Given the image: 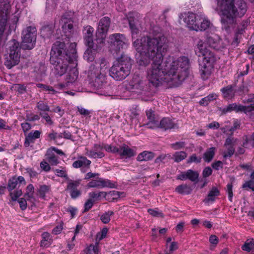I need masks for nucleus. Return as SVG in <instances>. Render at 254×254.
<instances>
[{"label": "nucleus", "instance_id": "nucleus-45", "mask_svg": "<svg viewBox=\"0 0 254 254\" xmlns=\"http://www.w3.org/2000/svg\"><path fill=\"white\" fill-rule=\"evenodd\" d=\"M242 249L243 251L250 252L254 249V239L248 240L242 246Z\"/></svg>", "mask_w": 254, "mask_h": 254}, {"label": "nucleus", "instance_id": "nucleus-1", "mask_svg": "<svg viewBox=\"0 0 254 254\" xmlns=\"http://www.w3.org/2000/svg\"><path fill=\"white\" fill-rule=\"evenodd\" d=\"M154 60L146 71L149 82L155 87L166 83L169 86H178L188 75L190 66L188 57L169 56L164 63Z\"/></svg>", "mask_w": 254, "mask_h": 254}, {"label": "nucleus", "instance_id": "nucleus-54", "mask_svg": "<svg viewBox=\"0 0 254 254\" xmlns=\"http://www.w3.org/2000/svg\"><path fill=\"white\" fill-rule=\"evenodd\" d=\"M237 139L233 137H228L226 139L224 143L225 147L234 146L237 144Z\"/></svg>", "mask_w": 254, "mask_h": 254}, {"label": "nucleus", "instance_id": "nucleus-34", "mask_svg": "<svg viewBox=\"0 0 254 254\" xmlns=\"http://www.w3.org/2000/svg\"><path fill=\"white\" fill-rule=\"evenodd\" d=\"M34 187L33 185L29 184L26 188V191L24 194L25 198L32 202H33L35 201V198L34 197Z\"/></svg>", "mask_w": 254, "mask_h": 254}, {"label": "nucleus", "instance_id": "nucleus-25", "mask_svg": "<svg viewBox=\"0 0 254 254\" xmlns=\"http://www.w3.org/2000/svg\"><path fill=\"white\" fill-rule=\"evenodd\" d=\"M91 161L88 160L86 157L83 156H79L77 160L72 163V167L74 168H89Z\"/></svg>", "mask_w": 254, "mask_h": 254}, {"label": "nucleus", "instance_id": "nucleus-10", "mask_svg": "<svg viewBox=\"0 0 254 254\" xmlns=\"http://www.w3.org/2000/svg\"><path fill=\"white\" fill-rule=\"evenodd\" d=\"M11 6V0H0V38L7 27L8 16Z\"/></svg>", "mask_w": 254, "mask_h": 254}, {"label": "nucleus", "instance_id": "nucleus-12", "mask_svg": "<svg viewBox=\"0 0 254 254\" xmlns=\"http://www.w3.org/2000/svg\"><path fill=\"white\" fill-rule=\"evenodd\" d=\"M244 103H249L250 106H243L241 105H237L235 103L229 105L226 108L223 109L225 113L230 112L232 111L236 112H244L246 114L254 111V95L249 96V98Z\"/></svg>", "mask_w": 254, "mask_h": 254}, {"label": "nucleus", "instance_id": "nucleus-58", "mask_svg": "<svg viewBox=\"0 0 254 254\" xmlns=\"http://www.w3.org/2000/svg\"><path fill=\"white\" fill-rule=\"evenodd\" d=\"M40 115L45 119L47 124L49 125H52L53 122L51 120L50 117L49 116L48 113L45 112H40Z\"/></svg>", "mask_w": 254, "mask_h": 254}, {"label": "nucleus", "instance_id": "nucleus-21", "mask_svg": "<svg viewBox=\"0 0 254 254\" xmlns=\"http://www.w3.org/2000/svg\"><path fill=\"white\" fill-rule=\"evenodd\" d=\"M93 28L89 25L85 26L83 31L85 44L89 48H93L94 46L93 38Z\"/></svg>", "mask_w": 254, "mask_h": 254}, {"label": "nucleus", "instance_id": "nucleus-51", "mask_svg": "<svg viewBox=\"0 0 254 254\" xmlns=\"http://www.w3.org/2000/svg\"><path fill=\"white\" fill-rule=\"evenodd\" d=\"M92 252L94 254H98L99 252V242H96L95 245H91L87 249V254H92Z\"/></svg>", "mask_w": 254, "mask_h": 254}, {"label": "nucleus", "instance_id": "nucleus-3", "mask_svg": "<svg viewBox=\"0 0 254 254\" xmlns=\"http://www.w3.org/2000/svg\"><path fill=\"white\" fill-rule=\"evenodd\" d=\"M215 9L220 17L222 28L227 32L235 29V42L239 43L238 37L245 32L250 22L248 20L237 22L236 18L243 17L248 9L247 3L243 0H216Z\"/></svg>", "mask_w": 254, "mask_h": 254}, {"label": "nucleus", "instance_id": "nucleus-13", "mask_svg": "<svg viewBox=\"0 0 254 254\" xmlns=\"http://www.w3.org/2000/svg\"><path fill=\"white\" fill-rule=\"evenodd\" d=\"M180 21L184 22L190 30H195L198 28V21L200 20L201 15H196L191 12L181 13L179 16Z\"/></svg>", "mask_w": 254, "mask_h": 254}, {"label": "nucleus", "instance_id": "nucleus-64", "mask_svg": "<svg viewBox=\"0 0 254 254\" xmlns=\"http://www.w3.org/2000/svg\"><path fill=\"white\" fill-rule=\"evenodd\" d=\"M94 201L92 199H88L84 204V211L90 210L93 205Z\"/></svg>", "mask_w": 254, "mask_h": 254}, {"label": "nucleus", "instance_id": "nucleus-32", "mask_svg": "<svg viewBox=\"0 0 254 254\" xmlns=\"http://www.w3.org/2000/svg\"><path fill=\"white\" fill-rule=\"evenodd\" d=\"M154 157V154L151 151H144L139 153L137 157L138 161H147L152 159Z\"/></svg>", "mask_w": 254, "mask_h": 254}, {"label": "nucleus", "instance_id": "nucleus-40", "mask_svg": "<svg viewBox=\"0 0 254 254\" xmlns=\"http://www.w3.org/2000/svg\"><path fill=\"white\" fill-rule=\"evenodd\" d=\"M55 174L59 177L64 178L66 179H68L67 171L64 167H60L58 169L53 170Z\"/></svg>", "mask_w": 254, "mask_h": 254}, {"label": "nucleus", "instance_id": "nucleus-61", "mask_svg": "<svg viewBox=\"0 0 254 254\" xmlns=\"http://www.w3.org/2000/svg\"><path fill=\"white\" fill-rule=\"evenodd\" d=\"M148 212L153 216L162 217V213L157 209H148Z\"/></svg>", "mask_w": 254, "mask_h": 254}, {"label": "nucleus", "instance_id": "nucleus-5", "mask_svg": "<svg viewBox=\"0 0 254 254\" xmlns=\"http://www.w3.org/2000/svg\"><path fill=\"white\" fill-rule=\"evenodd\" d=\"M196 54L202 60L199 62V67L201 77L205 79L211 74L213 68V64L215 61L213 53L206 47V44L202 40H199L195 50Z\"/></svg>", "mask_w": 254, "mask_h": 254}, {"label": "nucleus", "instance_id": "nucleus-29", "mask_svg": "<svg viewBox=\"0 0 254 254\" xmlns=\"http://www.w3.org/2000/svg\"><path fill=\"white\" fill-rule=\"evenodd\" d=\"M18 183L20 184L23 183L24 184H25L24 178L22 176H19L17 178L13 177L9 179L7 185L8 190L11 191L14 190L16 187Z\"/></svg>", "mask_w": 254, "mask_h": 254}, {"label": "nucleus", "instance_id": "nucleus-15", "mask_svg": "<svg viewBox=\"0 0 254 254\" xmlns=\"http://www.w3.org/2000/svg\"><path fill=\"white\" fill-rule=\"evenodd\" d=\"M116 186L117 185L115 182L103 178H97L96 179L92 180L87 184L88 188H96L98 189L104 188H115Z\"/></svg>", "mask_w": 254, "mask_h": 254}, {"label": "nucleus", "instance_id": "nucleus-44", "mask_svg": "<svg viewBox=\"0 0 254 254\" xmlns=\"http://www.w3.org/2000/svg\"><path fill=\"white\" fill-rule=\"evenodd\" d=\"M47 159L52 165H57L59 163L57 157L54 154L51 153L50 149L47 152Z\"/></svg>", "mask_w": 254, "mask_h": 254}, {"label": "nucleus", "instance_id": "nucleus-17", "mask_svg": "<svg viewBox=\"0 0 254 254\" xmlns=\"http://www.w3.org/2000/svg\"><path fill=\"white\" fill-rule=\"evenodd\" d=\"M103 150V143H96L91 149L86 148L85 155L91 158H102L105 156Z\"/></svg>", "mask_w": 254, "mask_h": 254}, {"label": "nucleus", "instance_id": "nucleus-35", "mask_svg": "<svg viewBox=\"0 0 254 254\" xmlns=\"http://www.w3.org/2000/svg\"><path fill=\"white\" fill-rule=\"evenodd\" d=\"M220 194L219 190L215 187H213L209 192L207 197L205 199L204 201L206 203L210 202H213L216 197L218 196Z\"/></svg>", "mask_w": 254, "mask_h": 254}, {"label": "nucleus", "instance_id": "nucleus-41", "mask_svg": "<svg viewBox=\"0 0 254 254\" xmlns=\"http://www.w3.org/2000/svg\"><path fill=\"white\" fill-rule=\"evenodd\" d=\"M37 86L38 88H43L44 90L48 91L49 94H55L59 92V90L56 89L55 87L54 88L51 86L46 85L43 84H38Z\"/></svg>", "mask_w": 254, "mask_h": 254}, {"label": "nucleus", "instance_id": "nucleus-38", "mask_svg": "<svg viewBox=\"0 0 254 254\" xmlns=\"http://www.w3.org/2000/svg\"><path fill=\"white\" fill-rule=\"evenodd\" d=\"M50 191V187L45 185L39 186L37 190V193L39 197L42 199H45L46 195Z\"/></svg>", "mask_w": 254, "mask_h": 254}, {"label": "nucleus", "instance_id": "nucleus-6", "mask_svg": "<svg viewBox=\"0 0 254 254\" xmlns=\"http://www.w3.org/2000/svg\"><path fill=\"white\" fill-rule=\"evenodd\" d=\"M109 64L104 58H100L92 64L88 70V77L93 85L97 88H101L106 82V74Z\"/></svg>", "mask_w": 254, "mask_h": 254}, {"label": "nucleus", "instance_id": "nucleus-30", "mask_svg": "<svg viewBox=\"0 0 254 254\" xmlns=\"http://www.w3.org/2000/svg\"><path fill=\"white\" fill-rule=\"evenodd\" d=\"M129 27L131 31L132 37L139 31L140 24L137 20H132L131 16L127 17Z\"/></svg>", "mask_w": 254, "mask_h": 254}, {"label": "nucleus", "instance_id": "nucleus-33", "mask_svg": "<svg viewBox=\"0 0 254 254\" xmlns=\"http://www.w3.org/2000/svg\"><path fill=\"white\" fill-rule=\"evenodd\" d=\"M96 48L94 46L93 48H88L84 54V59L88 62H92L95 59Z\"/></svg>", "mask_w": 254, "mask_h": 254}, {"label": "nucleus", "instance_id": "nucleus-37", "mask_svg": "<svg viewBox=\"0 0 254 254\" xmlns=\"http://www.w3.org/2000/svg\"><path fill=\"white\" fill-rule=\"evenodd\" d=\"M222 92L223 97L228 99L232 98L235 95V91L231 85L227 86L221 89Z\"/></svg>", "mask_w": 254, "mask_h": 254}, {"label": "nucleus", "instance_id": "nucleus-47", "mask_svg": "<svg viewBox=\"0 0 254 254\" xmlns=\"http://www.w3.org/2000/svg\"><path fill=\"white\" fill-rule=\"evenodd\" d=\"M122 194H123V192H121L116 190H112L110 191L108 193H107L106 196H107L108 199L114 200L120 198Z\"/></svg>", "mask_w": 254, "mask_h": 254}, {"label": "nucleus", "instance_id": "nucleus-28", "mask_svg": "<svg viewBox=\"0 0 254 254\" xmlns=\"http://www.w3.org/2000/svg\"><path fill=\"white\" fill-rule=\"evenodd\" d=\"M41 132L39 130H32L26 136L24 142L25 147H28L31 143H33L36 139L39 138Z\"/></svg>", "mask_w": 254, "mask_h": 254}, {"label": "nucleus", "instance_id": "nucleus-19", "mask_svg": "<svg viewBox=\"0 0 254 254\" xmlns=\"http://www.w3.org/2000/svg\"><path fill=\"white\" fill-rule=\"evenodd\" d=\"M60 23L64 33L66 37L69 38L73 29V20L72 18L66 15H64L61 18Z\"/></svg>", "mask_w": 254, "mask_h": 254}, {"label": "nucleus", "instance_id": "nucleus-23", "mask_svg": "<svg viewBox=\"0 0 254 254\" xmlns=\"http://www.w3.org/2000/svg\"><path fill=\"white\" fill-rule=\"evenodd\" d=\"M146 114L148 120L146 124L147 127L151 129L157 128L159 126V119L155 117L154 112L151 109H149L146 111Z\"/></svg>", "mask_w": 254, "mask_h": 254}, {"label": "nucleus", "instance_id": "nucleus-43", "mask_svg": "<svg viewBox=\"0 0 254 254\" xmlns=\"http://www.w3.org/2000/svg\"><path fill=\"white\" fill-rule=\"evenodd\" d=\"M243 145L248 148L254 147V132L250 136H246V140L243 143Z\"/></svg>", "mask_w": 254, "mask_h": 254}, {"label": "nucleus", "instance_id": "nucleus-52", "mask_svg": "<svg viewBox=\"0 0 254 254\" xmlns=\"http://www.w3.org/2000/svg\"><path fill=\"white\" fill-rule=\"evenodd\" d=\"M34 71L39 75V77H42L45 73L46 67L43 64H40L38 67H35Z\"/></svg>", "mask_w": 254, "mask_h": 254}, {"label": "nucleus", "instance_id": "nucleus-39", "mask_svg": "<svg viewBox=\"0 0 254 254\" xmlns=\"http://www.w3.org/2000/svg\"><path fill=\"white\" fill-rule=\"evenodd\" d=\"M175 190L180 194H190L192 190L190 186L187 185H179L176 187Z\"/></svg>", "mask_w": 254, "mask_h": 254}, {"label": "nucleus", "instance_id": "nucleus-16", "mask_svg": "<svg viewBox=\"0 0 254 254\" xmlns=\"http://www.w3.org/2000/svg\"><path fill=\"white\" fill-rule=\"evenodd\" d=\"M145 81L138 74H134L129 83V88L132 91L140 92L146 86Z\"/></svg>", "mask_w": 254, "mask_h": 254}, {"label": "nucleus", "instance_id": "nucleus-48", "mask_svg": "<svg viewBox=\"0 0 254 254\" xmlns=\"http://www.w3.org/2000/svg\"><path fill=\"white\" fill-rule=\"evenodd\" d=\"M103 149L105 150L107 152L112 153H116L118 152L119 148L114 146L112 144H108L106 143H103Z\"/></svg>", "mask_w": 254, "mask_h": 254}, {"label": "nucleus", "instance_id": "nucleus-11", "mask_svg": "<svg viewBox=\"0 0 254 254\" xmlns=\"http://www.w3.org/2000/svg\"><path fill=\"white\" fill-rule=\"evenodd\" d=\"M12 44L9 47V53L6 58L5 65L8 68L17 64L19 62V43L13 40Z\"/></svg>", "mask_w": 254, "mask_h": 254}, {"label": "nucleus", "instance_id": "nucleus-9", "mask_svg": "<svg viewBox=\"0 0 254 254\" xmlns=\"http://www.w3.org/2000/svg\"><path fill=\"white\" fill-rule=\"evenodd\" d=\"M36 39V29L28 26L22 32L21 47L24 49L31 50L34 47Z\"/></svg>", "mask_w": 254, "mask_h": 254}, {"label": "nucleus", "instance_id": "nucleus-49", "mask_svg": "<svg viewBox=\"0 0 254 254\" xmlns=\"http://www.w3.org/2000/svg\"><path fill=\"white\" fill-rule=\"evenodd\" d=\"M40 112H45L50 111V107L48 104L43 101H40L37 104L36 106Z\"/></svg>", "mask_w": 254, "mask_h": 254}, {"label": "nucleus", "instance_id": "nucleus-62", "mask_svg": "<svg viewBox=\"0 0 254 254\" xmlns=\"http://www.w3.org/2000/svg\"><path fill=\"white\" fill-rule=\"evenodd\" d=\"M233 186L232 184H228L227 185V192L228 194V198L230 201H232V198L233 196V190H232Z\"/></svg>", "mask_w": 254, "mask_h": 254}, {"label": "nucleus", "instance_id": "nucleus-46", "mask_svg": "<svg viewBox=\"0 0 254 254\" xmlns=\"http://www.w3.org/2000/svg\"><path fill=\"white\" fill-rule=\"evenodd\" d=\"M187 153L184 151L176 152L173 155V159L176 162H179L185 159Z\"/></svg>", "mask_w": 254, "mask_h": 254}, {"label": "nucleus", "instance_id": "nucleus-7", "mask_svg": "<svg viewBox=\"0 0 254 254\" xmlns=\"http://www.w3.org/2000/svg\"><path fill=\"white\" fill-rule=\"evenodd\" d=\"M131 59L126 55H122L114 63L110 69V75L116 80H122L127 77L132 68Z\"/></svg>", "mask_w": 254, "mask_h": 254}, {"label": "nucleus", "instance_id": "nucleus-2", "mask_svg": "<svg viewBox=\"0 0 254 254\" xmlns=\"http://www.w3.org/2000/svg\"><path fill=\"white\" fill-rule=\"evenodd\" d=\"M76 44L71 43L67 51L64 49V42L57 41L52 48L50 53V63L54 66L56 72L60 76L64 75L67 69H70L67 72L64 83H59L55 85L56 89L63 90L73 86L78 76V71L76 68Z\"/></svg>", "mask_w": 254, "mask_h": 254}, {"label": "nucleus", "instance_id": "nucleus-20", "mask_svg": "<svg viewBox=\"0 0 254 254\" xmlns=\"http://www.w3.org/2000/svg\"><path fill=\"white\" fill-rule=\"evenodd\" d=\"M80 182L81 180H69L68 182L67 190L69 191L70 196L72 198H76L81 195V191L77 189Z\"/></svg>", "mask_w": 254, "mask_h": 254}, {"label": "nucleus", "instance_id": "nucleus-63", "mask_svg": "<svg viewBox=\"0 0 254 254\" xmlns=\"http://www.w3.org/2000/svg\"><path fill=\"white\" fill-rule=\"evenodd\" d=\"M201 158L200 157H197L196 154H192L188 160V163H191L192 162L200 163L201 162Z\"/></svg>", "mask_w": 254, "mask_h": 254}, {"label": "nucleus", "instance_id": "nucleus-22", "mask_svg": "<svg viewBox=\"0 0 254 254\" xmlns=\"http://www.w3.org/2000/svg\"><path fill=\"white\" fill-rule=\"evenodd\" d=\"M199 174L197 172L191 169L185 172H182L177 176V179L180 180H186L189 179L191 182L197 181L198 178Z\"/></svg>", "mask_w": 254, "mask_h": 254}, {"label": "nucleus", "instance_id": "nucleus-26", "mask_svg": "<svg viewBox=\"0 0 254 254\" xmlns=\"http://www.w3.org/2000/svg\"><path fill=\"white\" fill-rule=\"evenodd\" d=\"M176 127V125L174 122L168 118H164L160 121H159V126L157 128H161L164 130L174 128Z\"/></svg>", "mask_w": 254, "mask_h": 254}, {"label": "nucleus", "instance_id": "nucleus-27", "mask_svg": "<svg viewBox=\"0 0 254 254\" xmlns=\"http://www.w3.org/2000/svg\"><path fill=\"white\" fill-rule=\"evenodd\" d=\"M212 24L210 20L205 16L201 15L200 20L198 21V28H196L195 31H204L207 28H211Z\"/></svg>", "mask_w": 254, "mask_h": 254}, {"label": "nucleus", "instance_id": "nucleus-55", "mask_svg": "<svg viewBox=\"0 0 254 254\" xmlns=\"http://www.w3.org/2000/svg\"><path fill=\"white\" fill-rule=\"evenodd\" d=\"M108 233V229L104 228L100 232L98 233L96 236V241H100L105 238Z\"/></svg>", "mask_w": 254, "mask_h": 254}, {"label": "nucleus", "instance_id": "nucleus-36", "mask_svg": "<svg viewBox=\"0 0 254 254\" xmlns=\"http://www.w3.org/2000/svg\"><path fill=\"white\" fill-rule=\"evenodd\" d=\"M216 150L215 147H212L206 150L203 155V158L205 162L209 163L213 159Z\"/></svg>", "mask_w": 254, "mask_h": 254}, {"label": "nucleus", "instance_id": "nucleus-24", "mask_svg": "<svg viewBox=\"0 0 254 254\" xmlns=\"http://www.w3.org/2000/svg\"><path fill=\"white\" fill-rule=\"evenodd\" d=\"M118 154L122 158H128L134 156L135 154V150L130 148L126 144H123L119 148Z\"/></svg>", "mask_w": 254, "mask_h": 254}, {"label": "nucleus", "instance_id": "nucleus-4", "mask_svg": "<svg viewBox=\"0 0 254 254\" xmlns=\"http://www.w3.org/2000/svg\"><path fill=\"white\" fill-rule=\"evenodd\" d=\"M166 41V38L161 33L135 40L133 45L137 52L136 55L137 65L140 67H145L150 63L151 60L153 62L163 60L167 49Z\"/></svg>", "mask_w": 254, "mask_h": 254}, {"label": "nucleus", "instance_id": "nucleus-53", "mask_svg": "<svg viewBox=\"0 0 254 254\" xmlns=\"http://www.w3.org/2000/svg\"><path fill=\"white\" fill-rule=\"evenodd\" d=\"M22 193L21 190H17L12 192L11 191L9 193L11 200L13 201H16L22 195Z\"/></svg>", "mask_w": 254, "mask_h": 254}, {"label": "nucleus", "instance_id": "nucleus-57", "mask_svg": "<svg viewBox=\"0 0 254 254\" xmlns=\"http://www.w3.org/2000/svg\"><path fill=\"white\" fill-rule=\"evenodd\" d=\"M226 148L227 149V151L223 153V157L225 158L231 157L235 152L234 146H229L226 147Z\"/></svg>", "mask_w": 254, "mask_h": 254}, {"label": "nucleus", "instance_id": "nucleus-42", "mask_svg": "<svg viewBox=\"0 0 254 254\" xmlns=\"http://www.w3.org/2000/svg\"><path fill=\"white\" fill-rule=\"evenodd\" d=\"M107 195V192L105 191H92L89 193V196L90 199H94V200H99L101 197H105Z\"/></svg>", "mask_w": 254, "mask_h": 254}, {"label": "nucleus", "instance_id": "nucleus-31", "mask_svg": "<svg viewBox=\"0 0 254 254\" xmlns=\"http://www.w3.org/2000/svg\"><path fill=\"white\" fill-rule=\"evenodd\" d=\"M42 240L40 242V246L42 247H48L52 242V238L50 233L44 232L41 235Z\"/></svg>", "mask_w": 254, "mask_h": 254}, {"label": "nucleus", "instance_id": "nucleus-18", "mask_svg": "<svg viewBox=\"0 0 254 254\" xmlns=\"http://www.w3.org/2000/svg\"><path fill=\"white\" fill-rule=\"evenodd\" d=\"M206 42L211 47L217 50H221L226 47V44L217 34H212L208 36L207 37Z\"/></svg>", "mask_w": 254, "mask_h": 254}, {"label": "nucleus", "instance_id": "nucleus-8", "mask_svg": "<svg viewBox=\"0 0 254 254\" xmlns=\"http://www.w3.org/2000/svg\"><path fill=\"white\" fill-rule=\"evenodd\" d=\"M108 42L110 51L113 54L118 53L127 48L128 43L125 36L120 33H115L109 36Z\"/></svg>", "mask_w": 254, "mask_h": 254}, {"label": "nucleus", "instance_id": "nucleus-56", "mask_svg": "<svg viewBox=\"0 0 254 254\" xmlns=\"http://www.w3.org/2000/svg\"><path fill=\"white\" fill-rule=\"evenodd\" d=\"M58 0H47L46 8L49 10L54 9L57 4Z\"/></svg>", "mask_w": 254, "mask_h": 254}, {"label": "nucleus", "instance_id": "nucleus-14", "mask_svg": "<svg viewBox=\"0 0 254 254\" xmlns=\"http://www.w3.org/2000/svg\"><path fill=\"white\" fill-rule=\"evenodd\" d=\"M110 23V19L108 17H104L100 20L96 33L98 43H104Z\"/></svg>", "mask_w": 254, "mask_h": 254}, {"label": "nucleus", "instance_id": "nucleus-59", "mask_svg": "<svg viewBox=\"0 0 254 254\" xmlns=\"http://www.w3.org/2000/svg\"><path fill=\"white\" fill-rule=\"evenodd\" d=\"M243 188L247 189V188L251 189L252 190L254 191V181L250 180L246 182L242 186Z\"/></svg>", "mask_w": 254, "mask_h": 254}, {"label": "nucleus", "instance_id": "nucleus-50", "mask_svg": "<svg viewBox=\"0 0 254 254\" xmlns=\"http://www.w3.org/2000/svg\"><path fill=\"white\" fill-rule=\"evenodd\" d=\"M114 214L112 211H108L104 213L101 216V220L104 223H108L111 220V216L113 215Z\"/></svg>", "mask_w": 254, "mask_h": 254}, {"label": "nucleus", "instance_id": "nucleus-60", "mask_svg": "<svg viewBox=\"0 0 254 254\" xmlns=\"http://www.w3.org/2000/svg\"><path fill=\"white\" fill-rule=\"evenodd\" d=\"M41 34L43 37H50L52 32L48 27H45L42 28Z\"/></svg>", "mask_w": 254, "mask_h": 254}]
</instances>
